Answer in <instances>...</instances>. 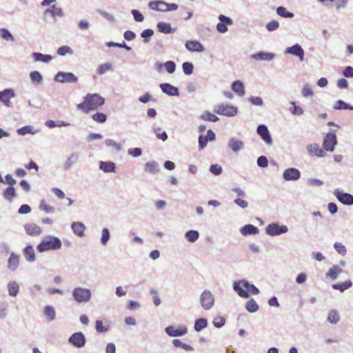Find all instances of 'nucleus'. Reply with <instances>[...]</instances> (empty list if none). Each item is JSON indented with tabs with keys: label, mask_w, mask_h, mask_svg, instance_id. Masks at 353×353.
Masks as SVG:
<instances>
[{
	"label": "nucleus",
	"mask_w": 353,
	"mask_h": 353,
	"mask_svg": "<svg viewBox=\"0 0 353 353\" xmlns=\"http://www.w3.org/2000/svg\"><path fill=\"white\" fill-rule=\"evenodd\" d=\"M233 288L239 296L242 298H248L249 292L252 294H257L259 292V289L256 286L244 279L234 281L233 283Z\"/></svg>",
	"instance_id": "1"
},
{
	"label": "nucleus",
	"mask_w": 353,
	"mask_h": 353,
	"mask_svg": "<svg viewBox=\"0 0 353 353\" xmlns=\"http://www.w3.org/2000/svg\"><path fill=\"white\" fill-rule=\"evenodd\" d=\"M61 241L58 237L48 236L37 245V250L39 252L56 250L61 248Z\"/></svg>",
	"instance_id": "2"
},
{
	"label": "nucleus",
	"mask_w": 353,
	"mask_h": 353,
	"mask_svg": "<svg viewBox=\"0 0 353 353\" xmlns=\"http://www.w3.org/2000/svg\"><path fill=\"white\" fill-rule=\"evenodd\" d=\"M72 297L77 303H88L92 297L90 289L83 287H76L72 292Z\"/></svg>",
	"instance_id": "3"
},
{
	"label": "nucleus",
	"mask_w": 353,
	"mask_h": 353,
	"mask_svg": "<svg viewBox=\"0 0 353 353\" xmlns=\"http://www.w3.org/2000/svg\"><path fill=\"white\" fill-rule=\"evenodd\" d=\"M213 111L226 117H234L237 114V108L228 103H222L214 105Z\"/></svg>",
	"instance_id": "4"
},
{
	"label": "nucleus",
	"mask_w": 353,
	"mask_h": 353,
	"mask_svg": "<svg viewBox=\"0 0 353 353\" xmlns=\"http://www.w3.org/2000/svg\"><path fill=\"white\" fill-rule=\"evenodd\" d=\"M85 97L90 111L98 109L105 103V99L99 94H88Z\"/></svg>",
	"instance_id": "5"
},
{
	"label": "nucleus",
	"mask_w": 353,
	"mask_h": 353,
	"mask_svg": "<svg viewBox=\"0 0 353 353\" xmlns=\"http://www.w3.org/2000/svg\"><path fill=\"white\" fill-rule=\"evenodd\" d=\"M199 300L201 307L205 310H209L214 306V296L210 290H204L201 293Z\"/></svg>",
	"instance_id": "6"
},
{
	"label": "nucleus",
	"mask_w": 353,
	"mask_h": 353,
	"mask_svg": "<svg viewBox=\"0 0 353 353\" xmlns=\"http://www.w3.org/2000/svg\"><path fill=\"white\" fill-rule=\"evenodd\" d=\"M288 228L285 225H280L279 223L269 224L265 228V232L270 236H277L288 232Z\"/></svg>",
	"instance_id": "7"
},
{
	"label": "nucleus",
	"mask_w": 353,
	"mask_h": 353,
	"mask_svg": "<svg viewBox=\"0 0 353 353\" xmlns=\"http://www.w3.org/2000/svg\"><path fill=\"white\" fill-rule=\"evenodd\" d=\"M85 342V335L82 332H75L68 339V343L77 348L83 347Z\"/></svg>",
	"instance_id": "8"
},
{
	"label": "nucleus",
	"mask_w": 353,
	"mask_h": 353,
	"mask_svg": "<svg viewBox=\"0 0 353 353\" xmlns=\"http://www.w3.org/2000/svg\"><path fill=\"white\" fill-rule=\"evenodd\" d=\"M14 97L15 92L14 90L11 88L5 89L0 92V102L7 108H12V103L10 101V99Z\"/></svg>",
	"instance_id": "9"
},
{
	"label": "nucleus",
	"mask_w": 353,
	"mask_h": 353,
	"mask_svg": "<svg viewBox=\"0 0 353 353\" xmlns=\"http://www.w3.org/2000/svg\"><path fill=\"white\" fill-rule=\"evenodd\" d=\"M54 81L59 83H76L78 78L72 72H59L54 77Z\"/></svg>",
	"instance_id": "10"
},
{
	"label": "nucleus",
	"mask_w": 353,
	"mask_h": 353,
	"mask_svg": "<svg viewBox=\"0 0 353 353\" xmlns=\"http://www.w3.org/2000/svg\"><path fill=\"white\" fill-rule=\"evenodd\" d=\"M336 144V135L334 133L327 134L323 143L324 150L327 152H333Z\"/></svg>",
	"instance_id": "11"
},
{
	"label": "nucleus",
	"mask_w": 353,
	"mask_h": 353,
	"mask_svg": "<svg viewBox=\"0 0 353 353\" xmlns=\"http://www.w3.org/2000/svg\"><path fill=\"white\" fill-rule=\"evenodd\" d=\"M334 195L337 199L343 205H353V195L350 193H346L336 189L334 191Z\"/></svg>",
	"instance_id": "12"
},
{
	"label": "nucleus",
	"mask_w": 353,
	"mask_h": 353,
	"mask_svg": "<svg viewBox=\"0 0 353 353\" xmlns=\"http://www.w3.org/2000/svg\"><path fill=\"white\" fill-rule=\"evenodd\" d=\"M219 23L216 25V30L220 33H225L228 31V26H232L233 21L231 18L223 14L219 15Z\"/></svg>",
	"instance_id": "13"
},
{
	"label": "nucleus",
	"mask_w": 353,
	"mask_h": 353,
	"mask_svg": "<svg viewBox=\"0 0 353 353\" xmlns=\"http://www.w3.org/2000/svg\"><path fill=\"white\" fill-rule=\"evenodd\" d=\"M257 134L261 137L263 141L268 145H272L273 143L272 139L268 127L265 125H259L256 129Z\"/></svg>",
	"instance_id": "14"
},
{
	"label": "nucleus",
	"mask_w": 353,
	"mask_h": 353,
	"mask_svg": "<svg viewBox=\"0 0 353 353\" xmlns=\"http://www.w3.org/2000/svg\"><path fill=\"white\" fill-rule=\"evenodd\" d=\"M284 52L285 54H292L297 57L301 61H303L304 59V50L298 43H296L291 47L287 48Z\"/></svg>",
	"instance_id": "15"
},
{
	"label": "nucleus",
	"mask_w": 353,
	"mask_h": 353,
	"mask_svg": "<svg viewBox=\"0 0 353 353\" xmlns=\"http://www.w3.org/2000/svg\"><path fill=\"white\" fill-rule=\"evenodd\" d=\"M80 154L77 152H72L67 157L63 165L64 170H69L72 166L76 165L79 161Z\"/></svg>",
	"instance_id": "16"
},
{
	"label": "nucleus",
	"mask_w": 353,
	"mask_h": 353,
	"mask_svg": "<svg viewBox=\"0 0 353 353\" xmlns=\"http://www.w3.org/2000/svg\"><path fill=\"white\" fill-rule=\"evenodd\" d=\"M166 334L172 337L181 336L187 334L188 329L185 326L181 325L177 329H175L174 326H168L165 329Z\"/></svg>",
	"instance_id": "17"
},
{
	"label": "nucleus",
	"mask_w": 353,
	"mask_h": 353,
	"mask_svg": "<svg viewBox=\"0 0 353 353\" xmlns=\"http://www.w3.org/2000/svg\"><path fill=\"white\" fill-rule=\"evenodd\" d=\"M300 177V171L294 168H288L283 173V178L285 181H297Z\"/></svg>",
	"instance_id": "18"
},
{
	"label": "nucleus",
	"mask_w": 353,
	"mask_h": 353,
	"mask_svg": "<svg viewBox=\"0 0 353 353\" xmlns=\"http://www.w3.org/2000/svg\"><path fill=\"white\" fill-rule=\"evenodd\" d=\"M185 46L188 51L192 52H203L205 50L203 44L196 40L187 41Z\"/></svg>",
	"instance_id": "19"
},
{
	"label": "nucleus",
	"mask_w": 353,
	"mask_h": 353,
	"mask_svg": "<svg viewBox=\"0 0 353 353\" xmlns=\"http://www.w3.org/2000/svg\"><path fill=\"white\" fill-rule=\"evenodd\" d=\"M307 152L313 156H316L317 157H323L325 156V152L324 150L319 147V145L317 143H312L307 145Z\"/></svg>",
	"instance_id": "20"
},
{
	"label": "nucleus",
	"mask_w": 353,
	"mask_h": 353,
	"mask_svg": "<svg viewBox=\"0 0 353 353\" xmlns=\"http://www.w3.org/2000/svg\"><path fill=\"white\" fill-rule=\"evenodd\" d=\"M228 146L234 152H238L243 148L244 143L241 140L232 137L228 142Z\"/></svg>",
	"instance_id": "21"
},
{
	"label": "nucleus",
	"mask_w": 353,
	"mask_h": 353,
	"mask_svg": "<svg viewBox=\"0 0 353 353\" xmlns=\"http://www.w3.org/2000/svg\"><path fill=\"white\" fill-rule=\"evenodd\" d=\"M160 88L162 92L168 96L174 97L179 96V92L176 87L173 86L172 85L164 83L160 84Z\"/></svg>",
	"instance_id": "22"
},
{
	"label": "nucleus",
	"mask_w": 353,
	"mask_h": 353,
	"mask_svg": "<svg viewBox=\"0 0 353 353\" xmlns=\"http://www.w3.org/2000/svg\"><path fill=\"white\" fill-rule=\"evenodd\" d=\"M276 57V54L272 52H259L252 55V58L257 61H270Z\"/></svg>",
	"instance_id": "23"
},
{
	"label": "nucleus",
	"mask_w": 353,
	"mask_h": 353,
	"mask_svg": "<svg viewBox=\"0 0 353 353\" xmlns=\"http://www.w3.org/2000/svg\"><path fill=\"white\" fill-rule=\"evenodd\" d=\"M167 6L168 3L161 0L150 1L148 3V7L151 10L159 12H167Z\"/></svg>",
	"instance_id": "24"
},
{
	"label": "nucleus",
	"mask_w": 353,
	"mask_h": 353,
	"mask_svg": "<svg viewBox=\"0 0 353 353\" xmlns=\"http://www.w3.org/2000/svg\"><path fill=\"white\" fill-rule=\"evenodd\" d=\"M24 228L26 233L31 236L39 235L42 232L41 228L34 223L26 224Z\"/></svg>",
	"instance_id": "25"
},
{
	"label": "nucleus",
	"mask_w": 353,
	"mask_h": 353,
	"mask_svg": "<svg viewBox=\"0 0 353 353\" xmlns=\"http://www.w3.org/2000/svg\"><path fill=\"white\" fill-rule=\"evenodd\" d=\"M159 165L155 161H148L144 165V171L150 174H157L159 172Z\"/></svg>",
	"instance_id": "26"
},
{
	"label": "nucleus",
	"mask_w": 353,
	"mask_h": 353,
	"mask_svg": "<svg viewBox=\"0 0 353 353\" xmlns=\"http://www.w3.org/2000/svg\"><path fill=\"white\" fill-rule=\"evenodd\" d=\"M19 265V256L14 252L10 254V258L8 259V268L11 271H15Z\"/></svg>",
	"instance_id": "27"
},
{
	"label": "nucleus",
	"mask_w": 353,
	"mask_h": 353,
	"mask_svg": "<svg viewBox=\"0 0 353 353\" xmlns=\"http://www.w3.org/2000/svg\"><path fill=\"white\" fill-rule=\"evenodd\" d=\"M7 288L10 296L16 297L19 293V285L15 281L9 282Z\"/></svg>",
	"instance_id": "28"
},
{
	"label": "nucleus",
	"mask_w": 353,
	"mask_h": 353,
	"mask_svg": "<svg viewBox=\"0 0 353 353\" xmlns=\"http://www.w3.org/2000/svg\"><path fill=\"white\" fill-rule=\"evenodd\" d=\"M259 232L258 228L252 224L245 225L241 228V232L244 236L254 235L258 234Z\"/></svg>",
	"instance_id": "29"
},
{
	"label": "nucleus",
	"mask_w": 353,
	"mask_h": 353,
	"mask_svg": "<svg viewBox=\"0 0 353 353\" xmlns=\"http://www.w3.org/2000/svg\"><path fill=\"white\" fill-rule=\"evenodd\" d=\"M157 28L160 32L163 34H170L176 31L175 28L171 27V24L166 22H159L157 23Z\"/></svg>",
	"instance_id": "30"
},
{
	"label": "nucleus",
	"mask_w": 353,
	"mask_h": 353,
	"mask_svg": "<svg viewBox=\"0 0 353 353\" xmlns=\"http://www.w3.org/2000/svg\"><path fill=\"white\" fill-rule=\"evenodd\" d=\"M73 232L79 236H84L85 225L81 222H73L71 225Z\"/></svg>",
	"instance_id": "31"
},
{
	"label": "nucleus",
	"mask_w": 353,
	"mask_h": 353,
	"mask_svg": "<svg viewBox=\"0 0 353 353\" xmlns=\"http://www.w3.org/2000/svg\"><path fill=\"white\" fill-rule=\"evenodd\" d=\"M32 57L34 61H40L43 63H49L52 60V57L49 54H43L40 52H33Z\"/></svg>",
	"instance_id": "32"
},
{
	"label": "nucleus",
	"mask_w": 353,
	"mask_h": 353,
	"mask_svg": "<svg viewBox=\"0 0 353 353\" xmlns=\"http://www.w3.org/2000/svg\"><path fill=\"white\" fill-rule=\"evenodd\" d=\"M23 254L26 259L29 263H32L35 261V252L32 245H28L24 248Z\"/></svg>",
	"instance_id": "33"
},
{
	"label": "nucleus",
	"mask_w": 353,
	"mask_h": 353,
	"mask_svg": "<svg viewBox=\"0 0 353 353\" xmlns=\"http://www.w3.org/2000/svg\"><path fill=\"white\" fill-rule=\"evenodd\" d=\"M99 168L105 172H114L116 170V165L110 161H101Z\"/></svg>",
	"instance_id": "34"
},
{
	"label": "nucleus",
	"mask_w": 353,
	"mask_h": 353,
	"mask_svg": "<svg viewBox=\"0 0 353 353\" xmlns=\"http://www.w3.org/2000/svg\"><path fill=\"white\" fill-rule=\"evenodd\" d=\"M39 132V130L34 129L32 125H25L21 128L17 130V132L20 135H26L28 134H34Z\"/></svg>",
	"instance_id": "35"
},
{
	"label": "nucleus",
	"mask_w": 353,
	"mask_h": 353,
	"mask_svg": "<svg viewBox=\"0 0 353 353\" xmlns=\"http://www.w3.org/2000/svg\"><path fill=\"white\" fill-rule=\"evenodd\" d=\"M232 89L240 97H243L245 94L243 83L241 81H235L233 82L232 84Z\"/></svg>",
	"instance_id": "36"
},
{
	"label": "nucleus",
	"mask_w": 353,
	"mask_h": 353,
	"mask_svg": "<svg viewBox=\"0 0 353 353\" xmlns=\"http://www.w3.org/2000/svg\"><path fill=\"white\" fill-rule=\"evenodd\" d=\"M30 78L32 83L40 85L43 83V76L38 71H32L30 73Z\"/></svg>",
	"instance_id": "37"
},
{
	"label": "nucleus",
	"mask_w": 353,
	"mask_h": 353,
	"mask_svg": "<svg viewBox=\"0 0 353 353\" xmlns=\"http://www.w3.org/2000/svg\"><path fill=\"white\" fill-rule=\"evenodd\" d=\"M15 189L13 186L8 187L3 193V197L8 201H12L13 198L16 196Z\"/></svg>",
	"instance_id": "38"
},
{
	"label": "nucleus",
	"mask_w": 353,
	"mask_h": 353,
	"mask_svg": "<svg viewBox=\"0 0 353 353\" xmlns=\"http://www.w3.org/2000/svg\"><path fill=\"white\" fill-rule=\"evenodd\" d=\"M43 314H44V316L46 317V319L50 321H52L54 320V319H55V316H56L55 310L52 306H50V305L46 306L44 307Z\"/></svg>",
	"instance_id": "39"
},
{
	"label": "nucleus",
	"mask_w": 353,
	"mask_h": 353,
	"mask_svg": "<svg viewBox=\"0 0 353 353\" xmlns=\"http://www.w3.org/2000/svg\"><path fill=\"white\" fill-rule=\"evenodd\" d=\"M342 272L341 268L337 265L331 268L326 274V276L334 280L337 278L338 275Z\"/></svg>",
	"instance_id": "40"
},
{
	"label": "nucleus",
	"mask_w": 353,
	"mask_h": 353,
	"mask_svg": "<svg viewBox=\"0 0 353 353\" xmlns=\"http://www.w3.org/2000/svg\"><path fill=\"white\" fill-rule=\"evenodd\" d=\"M340 320V316L336 310L330 311L327 316V321L333 325L336 324Z\"/></svg>",
	"instance_id": "41"
},
{
	"label": "nucleus",
	"mask_w": 353,
	"mask_h": 353,
	"mask_svg": "<svg viewBox=\"0 0 353 353\" xmlns=\"http://www.w3.org/2000/svg\"><path fill=\"white\" fill-rule=\"evenodd\" d=\"M208 326V321L206 319L200 318L195 321L194 330L196 332H201Z\"/></svg>",
	"instance_id": "42"
},
{
	"label": "nucleus",
	"mask_w": 353,
	"mask_h": 353,
	"mask_svg": "<svg viewBox=\"0 0 353 353\" xmlns=\"http://www.w3.org/2000/svg\"><path fill=\"white\" fill-rule=\"evenodd\" d=\"M185 239L190 243H194L199 237V233L196 230H189L185 234Z\"/></svg>",
	"instance_id": "43"
},
{
	"label": "nucleus",
	"mask_w": 353,
	"mask_h": 353,
	"mask_svg": "<svg viewBox=\"0 0 353 353\" xmlns=\"http://www.w3.org/2000/svg\"><path fill=\"white\" fill-rule=\"evenodd\" d=\"M245 309L247 310L248 312L250 313H254L258 311L259 305L253 299H251L247 302L245 305Z\"/></svg>",
	"instance_id": "44"
},
{
	"label": "nucleus",
	"mask_w": 353,
	"mask_h": 353,
	"mask_svg": "<svg viewBox=\"0 0 353 353\" xmlns=\"http://www.w3.org/2000/svg\"><path fill=\"white\" fill-rule=\"evenodd\" d=\"M334 110H353V106L347 104V103L344 102L342 100H338L334 105Z\"/></svg>",
	"instance_id": "45"
},
{
	"label": "nucleus",
	"mask_w": 353,
	"mask_h": 353,
	"mask_svg": "<svg viewBox=\"0 0 353 353\" xmlns=\"http://www.w3.org/2000/svg\"><path fill=\"white\" fill-rule=\"evenodd\" d=\"M0 37L8 41H14V38L10 32L6 28L0 29Z\"/></svg>",
	"instance_id": "46"
},
{
	"label": "nucleus",
	"mask_w": 353,
	"mask_h": 353,
	"mask_svg": "<svg viewBox=\"0 0 353 353\" xmlns=\"http://www.w3.org/2000/svg\"><path fill=\"white\" fill-rule=\"evenodd\" d=\"M351 286L352 282L350 281L332 285V288L334 290H339L341 292H343L344 290L350 288Z\"/></svg>",
	"instance_id": "47"
},
{
	"label": "nucleus",
	"mask_w": 353,
	"mask_h": 353,
	"mask_svg": "<svg viewBox=\"0 0 353 353\" xmlns=\"http://www.w3.org/2000/svg\"><path fill=\"white\" fill-rule=\"evenodd\" d=\"M292 107L290 108V112L294 116H301L303 114V109L296 105L294 102L290 103Z\"/></svg>",
	"instance_id": "48"
},
{
	"label": "nucleus",
	"mask_w": 353,
	"mask_h": 353,
	"mask_svg": "<svg viewBox=\"0 0 353 353\" xmlns=\"http://www.w3.org/2000/svg\"><path fill=\"white\" fill-rule=\"evenodd\" d=\"M201 119L203 121H212V122H216L219 120V117L216 115L209 112H204L201 115Z\"/></svg>",
	"instance_id": "49"
},
{
	"label": "nucleus",
	"mask_w": 353,
	"mask_h": 353,
	"mask_svg": "<svg viewBox=\"0 0 353 353\" xmlns=\"http://www.w3.org/2000/svg\"><path fill=\"white\" fill-rule=\"evenodd\" d=\"M277 14L285 18H292L294 17V14L292 12L287 11L286 8L283 6H279L276 9Z\"/></svg>",
	"instance_id": "50"
},
{
	"label": "nucleus",
	"mask_w": 353,
	"mask_h": 353,
	"mask_svg": "<svg viewBox=\"0 0 353 353\" xmlns=\"http://www.w3.org/2000/svg\"><path fill=\"white\" fill-rule=\"evenodd\" d=\"M154 34V30L152 29H145L141 33V37L143 39L145 43H149L151 37Z\"/></svg>",
	"instance_id": "51"
},
{
	"label": "nucleus",
	"mask_w": 353,
	"mask_h": 353,
	"mask_svg": "<svg viewBox=\"0 0 353 353\" xmlns=\"http://www.w3.org/2000/svg\"><path fill=\"white\" fill-rule=\"evenodd\" d=\"M112 70V65L110 63H105L99 66L97 72L99 74L102 75L106 73L109 70Z\"/></svg>",
	"instance_id": "52"
},
{
	"label": "nucleus",
	"mask_w": 353,
	"mask_h": 353,
	"mask_svg": "<svg viewBox=\"0 0 353 353\" xmlns=\"http://www.w3.org/2000/svg\"><path fill=\"white\" fill-rule=\"evenodd\" d=\"M110 231L107 228H104L101 232V243L103 245H106L108 241L110 240Z\"/></svg>",
	"instance_id": "53"
},
{
	"label": "nucleus",
	"mask_w": 353,
	"mask_h": 353,
	"mask_svg": "<svg viewBox=\"0 0 353 353\" xmlns=\"http://www.w3.org/2000/svg\"><path fill=\"white\" fill-rule=\"evenodd\" d=\"M105 144L107 147H112L114 148L117 152H119L122 150V146L120 143H118L115 141L110 139H107L105 141Z\"/></svg>",
	"instance_id": "54"
},
{
	"label": "nucleus",
	"mask_w": 353,
	"mask_h": 353,
	"mask_svg": "<svg viewBox=\"0 0 353 353\" xmlns=\"http://www.w3.org/2000/svg\"><path fill=\"white\" fill-rule=\"evenodd\" d=\"M225 318L221 316L214 317L212 321L213 325L216 328L222 327L225 325Z\"/></svg>",
	"instance_id": "55"
},
{
	"label": "nucleus",
	"mask_w": 353,
	"mask_h": 353,
	"mask_svg": "<svg viewBox=\"0 0 353 353\" xmlns=\"http://www.w3.org/2000/svg\"><path fill=\"white\" fill-rule=\"evenodd\" d=\"M163 67L165 68L166 71L170 74L174 73L176 70V64L172 61H168L165 63H164Z\"/></svg>",
	"instance_id": "56"
},
{
	"label": "nucleus",
	"mask_w": 353,
	"mask_h": 353,
	"mask_svg": "<svg viewBox=\"0 0 353 353\" xmlns=\"http://www.w3.org/2000/svg\"><path fill=\"white\" fill-rule=\"evenodd\" d=\"M92 118L94 121L102 123L105 122L107 116L104 113L97 112L92 115Z\"/></svg>",
	"instance_id": "57"
},
{
	"label": "nucleus",
	"mask_w": 353,
	"mask_h": 353,
	"mask_svg": "<svg viewBox=\"0 0 353 353\" xmlns=\"http://www.w3.org/2000/svg\"><path fill=\"white\" fill-rule=\"evenodd\" d=\"M183 72L187 75H190L193 72L194 66L192 63L184 62L182 65Z\"/></svg>",
	"instance_id": "58"
},
{
	"label": "nucleus",
	"mask_w": 353,
	"mask_h": 353,
	"mask_svg": "<svg viewBox=\"0 0 353 353\" xmlns=\"http://www.w3.org/2000/svg\"><path fill=\"white\" fill-rule=\"evenodd\" d=\"M301 93L302 95L305 98L312 97L314 95V92L312 88L308 85H305L303 86L301 90Z\"/></svg>",
	"instance_id": "59"
},
{
	"label": "nucleus",
	"mask_w": 353,
	"mask_h": 353,
	"mask_svg": "<svg viewBox=\"0 0 353 353\" xmlns=\"http://www.w3.org/2000/svg\"><path fill=\"white\" fill-rule=\"evenodd\" d=\"M90 27V23L87 19H81L78 22V28L82 31L88 30Z\"/></svg>",
	"instance_id": "60"
},
{
	"label": "nucleus",
	"mask_w": 353,
	"mask_h": 353,
	"mask_svg": "<svg viewBox=\"0 0 353 353\" xmlns=\"http://www.w3.org/2000/svg\"><path fill=\"white\" fill-rule=\"evenodd\" d=\"M334 248L338 252V253L342 256H345L346 254V248L342 243L336 242L334 245Z\"/></svg>",
	"instance_id": "61"
},
{
	"label": "nucleus",
	"mask_w": 353,
	"mask_h": 353,
	"mask_svg": "<svg viewBox=\"0 0 353 353\" xmlns=\"http://www.w3.org/2000/svg\"><path fill=\"white\" fill-rule=\"evenodd\" d=\"M57 54L61 56H64L66 54H72V49L67 46H63L58 48Z\"/></svg>",
	"instance_id": "62"
},
{
	"label": "nucleus",
	"mask_w": 353,
	"mask_h": 353,
	"mask_svg": "<svg viewBox=\"0 0 353 353\" xmlns=\"http://www.w3.org/2000/svg\"><path fill=\"white\" fill-rule=\"evenodd\" d=\"M279 27V23L276 20L271 21L266 24V28L270 32L276 30Z\"/></svg>",
	"instance_id": "63"
},
{
	"label": "nucleus",
	"mask_w": 353,
	"mask_h": 353,
	"mask_svg": "<svg viewBox=\"0 0 353 353\" xmlns=\"http://www.w3.org/2000/svg\"><path fill=\"white\" fill-rule=\"evenodd\" d=\"M128 154L133 157H139L142 154V150L139 148H130L128 150Z\"/></svg>",
	"instance_id": "64"
}]
</instances>
